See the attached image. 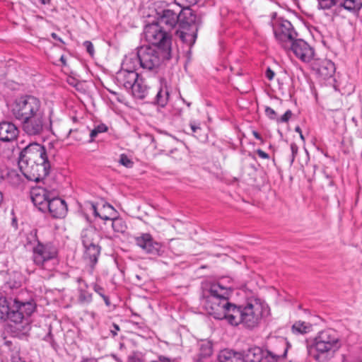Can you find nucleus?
Masks as SVG:
<instances>
[{
    "label": "nucleus",
    "mask_w": 362,
    "mask_h": 362,
    "mask_svg": "<svg viewBox=\"0 0 362 362\" xmlns=\"http://www.w3.org/2000/svg\"><path fill=\"white\" fill-rule=\"evenodd\" d=\"M230 289L219 283L211 284L203 291L202 301L204 310L216 320H226L228 322L229 310L234 303L229 302Z\"/></svg>",
    "instance_id": "nucleus-1"
},
{
    "label": "nucleus",
    "mask_w": 362,
    "mask_h": 362,
    "mask_svg": "<svg viewBox=\"0 0 362 362\" xmlns=\"http://www.w3.org/2000/svg\"><path fill=\"white\" fill-rule=\"evenodd\" d=\"M263 310L264 305L257 300L249 301L241 305L234 303L231 310H229L228 322L233 326L243 324L247 328H254L260 322Z\"/></svg>",
    "instance_id": "nucleus-2"
},
{
    "label": "nucleus",
    "mask_w": 362,
    "mask_h": 362,
    "mask_svg": "<svg viewBox=\"0 0 362 362\" xmlns=\"http://www.w3.org/2000/svg\"><path fill=\"white\" fill-rule=\"evenodd\" d=\"M35 308L36 305L33 300L21 302L14 298L6 316L11 331L16 334L26 333L30 329L29 317Z\"/></svg>",
    "instance_id": "nucleus-3"
},
{
    "label": "nucleus",
    "mask_w": 362,
    "mask_h": 362,
    "mask_svg": "<svg viewBox=\"0 0 362 362\" xmlns=\"http://www.w3.org/2000/svg\"><path fill=\"white\" fill-rule=\"evenodd\" d=\"M341 343L337 332L332 329L320 331L314 338L313 342L309 346L310 354L318 362L327 361L340 348Z\"/></svg>",
    "instance_id": "nucleus-4"
},
{
    "label": "nucleus",
    "mask_w": 362,
    "mask_h": 362,
    "mask_svg": "<svg viewBox=\"0 0 362 362\" xmlns=\"http://www.w3.org/2000/svg\"><path fill=\"white\" fill-rule=\"evenodd\" d=\"M44 110L41 100L31 95L16 98L11 105L12 115L20 122Z\"/></svg>",
    "instance_id": "nucleus-5"
},
{
    "label": "nucleus",
    "mask_w": 362,
    "mask_h": 362,
    "mask_svg": "<svg viewBox=\"0 0 362 362\" xmlns=\"http://www.w3.org/2000/svg\"><path fill=\"white\" fill-rule=\"evenodd\" d=\"M136 53L140 66L144 69L153 71L160 65L163 59L169 55L170 51L148 45L139 47Z\"/></svg>",
    "instance_id": "nucleus-6"
},
{
    "label": "nucleus",
    "mask_w": 362,
    "mask_h": 362,
    "mask_svg": "<svg viewBox=\"0 0 362 362\" xmlns=\"http://www.w3.org/2000/svg\"><path fill=\"white\" fill-rule=\"evenodd\" d=\"M28 240V243L33 245L32 247L33 259L36 265L44 267L47 262L57 257V248L50 243L43 244L40 242L36 230H33L29 233Z\"/></svg>",
    "instance_id": "nucleus-7"
},
{
    "label": "nucleus",
    "mask_w": 362,
    "mask_h": 362,
    "mask_svg": "<svg viewBox=\"0 0 362 362\" xmlns=\"http://www.w3.org/2000/svg\"><path fill=\"white\" fill-rule=\"evenodd\" d=\"M23 131L28 136H41L51 129L52 120L45 110L21 121Z\"/></svg>",
    "instance_id": "nucleus-8"
},
{
    "label": "nucleus",
    "mask_w": 362,
    "mask_h": 362,
    "mask_svg": "<svg viewBox=\"0 0 362 362\" xmlns=\"http://www.w3.org/2000/svg\"><path fill=\"white\" fill-rule=\"evenodd\" d=\"M144 34L146 40L151 44V46H156L165 51H170V37L167 30L157 23L147 25L144 28Z\"/></svg>",
    "instance_id": "nucleus-9"
},
{
    "label": "nucleus",
    "mask_w": 362,
    "mask_h": 362,
    "mask_svg": "<svg viewBox=\"0 0 362 362\" xmlns=\"http://www.w3.org/2000/svg\"><path fill=\"white\" fill-rule=\"evenodd\" d=\"M289 345L282 337H272L269 339L267 348L263 349L266 362H283L286 358Z\"/></svg>",
    "instance_id": "nucleus-10"
},
{
    "label": "nucleus",
    "mask_w": 362,
    "mask_h": 362,
    "mask_svg": "<svg viewBox=\"0 0 362 362\" xmlns=\"http://www.w3.org/2000/svg\"><path fill=\"white\" fill-rule=\"evenodd\" d=\"M18 166L22 174L30 181L39 182L49 173L50 164L30 163L19 159Z\"/></svg>",
    "instance_id": "nucleus-11"
},
{
    "label": "nucleus",
    "mask_w": 362,
    "mask_h": 362,
    "mask_svg": "<svg viewBox=\"0 0 362 362\" xmlns=\"http://www.w3.org/2000/svg\"><path fill=\"white\" fill-rule=\"evenodd\" d=\"M273 30L276 39L285 49H287L289 44L297 37V33L292 24L286 20L276 22Z\"/></svg>",
    "instance_id": "nucleus-12"
},
{
    "label": "nucleus",
    "mask_w": 362,
    "mask_h": 362,
    "mask_svg": "<svg viewBox=\"0 0 362 362\" xmlns=\"http://www.w3.org/2000/svg\"><path fill=\"white\" fill-rule=\"evenodd\" d=\"M20 159H23L30 163L50 164L45 146L37 143L27 146L21 153Z\"/></svg>",
    "instance_id": "nucleus-13"
},
{
    "label": "nucleus",
    "mask_w": 362,
    "mask_h": 362,
    "mask_svg": "<svg viewBox=\"0 0 362 362\" xmlns=\"http://www.w3.org/2000/svg\"><path fill=\"white\" fill-rule=\"evenodd\" d=\"M287 49H291L293 54L303 62H310L314 57V49L303 40L294 39Z\"/></svg>",
    "instance_id": "nucleus-14"
},
{
    "label": "nucleus",
    "mask_w": 362,
    "mask_h": 362,
    "mask_svg": "<svg viewBox=\"0 0 362 362\" xmlns=\"http://www.w3.org/2000/svg\"><path fill=\"white\" fill-rule=\"evenodd\" d=\"M135 243L141 247L144 252L153 255H161V245L155 241L150 233H142L134 238Z\"/></svg>",
    "instance_id": "nucleus-15"
},
{
    "label": "nucleus",
    "mask_w": 362,
    "mask_h": 362,
    "mask_svg": "<svg viewBox=\"0 0 362 362\" xmlns=\"http://www.w3.org/2000/svg\"><path fill=\"white\" fill-rule=\"evenodd\" d=\"M180 12L177 13L172 9H164L157 19V23L166 30L173 29L180 23Z\"/></svg>",
    "instance_id": "nucleus-16"
},
{
    "label": "nucleus",
    "mask_w": 362,
    "mask_h": 362,
    "mask_svg": "<svg viewBox=\"0 0 362 362\" xmlns=\"http://www.w3.org/2000/svg\"><path fill=\"white\" fill-rule=\"evenodd\" d=\"M312 69L322 79H327L335 72L334 64L328 59H314L311 64Z\"/></svg>",
    "instance_id": "nucleus-17"
},
{
    "label": "nucleus",
    "mask_w": 362,
    "mask_h": 362,
    "mask_svg": "<svg viewBox=\"0 0 362 362\" xmlns=\"http://www.w3.org/2000/svg\"><path fill=\"white\" fill-rule=\"evenodd\" d=\"M180 26L182 29H194L197 28L202 23L201 18L197 16L196 13L189 8H182L180 11Z\"/></svg>",
    "instance_id": "nucleus-18"
},
{
    "label": "nucleus",
    "mask_w": 362,
    "mask_h": 362,
    "mask_svg": "<svg viewBox=\"0 0 362 362\" xmlns=\"http://www.w3.org/2000/svg\"><path fill=\"white\" fill-rule=\"evenodd\" d=\"M68 208L66 202L59 197H52L48 202L47 211L54 218H62L67 214Z\"/></svg>",
    "instance_id": "nucleus-19"
},
{
    "label": "nucleus",
    "mask_w": 362,
    "mask_h": 362,
    "mask_svg": "<svg viewBox=\"0 0 362 362\" xmlns=\"http://www.w3.org/2000/svg\"><path fill=\"white\" fill-rule=\"evenodd\" d=\"M30 197L33 204L42 212H47L48 202L51 197L49 192L44 188L33 189L30 192Z\"/></svg>",
    "instance_id": "nucleus-20"
},
{
    "label": "nucleus",
    "mask_w": 362,
    "mask_h": 362,
    "mask_svg": "<svg viewBox=\"0 0 362 362\" xmlns=\"http://www.w3.org/2000/svg\"><path fill=\"white\" fill-rule=\"evenodd\" d=\"M139 77V75L136 71L119 70L116 73L115 81L117 86L129 90Z\"/></svg>",
    "instance_id": "nucleus-21"
},
{
    "label": "nucleus",
    "mask_w": 362,
    "mask_h": 362,
    "mask_svg": "<svg viewBox=\"0 0 362 362\" xmlns=\"http://www.w3.org/2000/svg\"><path fill=\"white\" fill-rule=\"evenodd\" d=\"M19 131L12 122H3L0 123V141L8 142L15 140Z\"/></svg>",
    "instance_id": "nucleus-22"
},
{
    "label": "nucleus",
    "mask_w": 362,
    "mask_h": 362,
    "mask_svg": "<svg viewBox=\"0 0 362 362\" xmlns=\"http://www.w3.org/2000/svg\"><path fill=\"white\" fill-rule=\"evenodd\" d=\"M90 206V209L93 211L95 217H99L103 220H112L116 214L114 207L107 202L103 203V209L98 211L97 205L93 202L87 203Z\"/></svg>",
    "instance_id": "nucleus-23"
},
{
    "label": "nucleus",
    "mask_w": 362,
    "mask_h": 362,
    "mask_svg": "<svg viewBox=\"0 0 362 362\" xmlns=\"http://www.w3.org/2000/svg\"><path fill=\"white\" fill-rule=\"evenodd\" d=\"M149 89L145 79L139 76L129 91H131L135 98L142 100L148 95Z\"/></svg>",
    "instance_id": "nucleus-24"
},
{
    "label": "nucleus",
    "mask_w": 362,
    "mask_h": 362,
    "mask_svg": "<svg viewBox=\"0 0 362 362\" xmlns=\"http://www.w3.org/2000/svg\"><path fill=\"white\" fill-rule=\"evenodd\" d=\"M245 352H237L231 349H223L218 355L219 362H244Z\"/></svg>",
    "instance_id": "nucleus-25"
},
{
    "label": "nucleus",
    "mask_w": 362,
    "mask_h": 362,
    "mask_svg": "<svg viewBox=\"0 0 362 362\" xmlns=\"http://www.w3.org/2000/svg\"><path fill=\"white\" fill-rule=\"evenodd\" d=\"M244 362H266L263 349L258 346L249 349L245 353Z\"/></svg>",
    "instance_id": "nucleus-26"
},
{
    "label": "nucleus",
    "mask_w": 362,
    "mask_h": 362,
    "mask_svg": "<svg viewBox=\"0 0 362 362\" xmlns=\"http://www.w3.org/2000/svg\"><path fill=\"white\" fill-rule=\"evenodd\" d=\"M184 30H177L175 35L184 43L192 46L196 41L197 28L194 29H183Z\"/></svg>",
    "instance_id": "nucleus-27"
},
{
    "label": "nucleus",
    "mask_w": 362,
    "mask_h": 362,
    "mask_svg": "<svg viewBox=\"0 0 362 362\" xmlns=\"http://www.w3.org/2000/svg\"><path fill=\"white\" fill-rule=\"evenodd\" d=\"M100 253V247L98 243L93 245L91 246H87L84 247L83 257L85 259L88 261L92 267L95 264L98 262V256Z\"/></svg>",
    "instance_id": "nucleus-28"
},
{
    "label": "nucleus",
    "mask_w": 362,
    "mask_h": 362,
    "mask_svg": "<svg viewBox=\"0 0 362 362\" xmlns=\"http://www.w3.org/2000/svg\"><path fill=\"white\" fill-rule=\"evenodd\" d=\"M98 233L93 228L84 229L81 233V240L83 247L91 246L98 243Z\"/></svg>",
    "instance_id": "nucleus-29"
},
{
    "label": "nucleus",
    "mask_w": 362,
    "mask_h": 362,
    "mask_svg": "<svg viewBox=\"0 0 362 362\" xmlns=\"http://www.w3.org/2000/svg\"><path fill=\"white\" fill-rule=\"evenodd\" d=\"M13 300L12 298H7L0 292V322L6 320V316L13 304Z\"/></svg>",
    "instance_id": "nucleus-30"
},
{
    "label": "nucleus",
    "mask_w": 362,
    "mask_h": 362,
    "mask_svg": "<svg viewBox=\"0 0 362 362\" xmlns=\"http://www.w3.org/2000/svg\"><path fill=\"white\" fill-rule=\"evenodd\" d=\"M139 60L137 57V54H129L125 56L122 63V67L120 70L126 71H136Z\"/></svg>",
    "instance_id": "nucleus-31"
},
{
    "label": "nucleus",
    "mask_w": 362,
    "mask_h": 362,
    "mask_svg": "<svg viewBox=\"0 0 362 362\" xmlns=\"http://www.w3.org/2000/svg\"><path fill=\"white\" fill-rule=\"evenodd\" d=\"M339 6L356 13L362 8V0H340Z\"/></svg>",
    "instance_id": "nucleus-32"
},
{
    "label": "nucleus",
    "mask_w": 362,
    "mask_h": 362,
    "mask_svg": "<svg viewBox=\"0 0 362 362\" xmlns=\"http://www.w3.org/2000/svg\"><path fill=\"white\" fill-rule=\"evenodd\" d=\"M293 334H306L312 330V325L309 322L303 321H297L291 327Z\"/></svg>",
    "instance_id": "nucleus-33"
},
{
    "label": "nucleus",
    "mask_w": 362,
    "mask_h": 362,
    "mask_svg": "<svg viewBox=\"0 0 362 362\" xmlns=\"http://www.w3.org/2000/svg\"><path fill=\"white\" fill-rule=\"evenodd\" d=\"M168 97L169 93L167 88H160L155 97L156 103L158 105L164 107L168 103Z\"/></svg>",
    "instance_id": "nucleus-34"
},
{
    "label": "nucleus",
    "mask_w": 362,
    "mask_h": 362,
    "mask_svg": "<svg viewBox=\"0 0 362 362\" xmlns=\"http://www.w3.org/2000/svg\"><path fill=\"white\" fill-rule=\"evenodd\" d=\"M112 221V227L115 232L124 233L127 229V225L124 221L119 217H113Z\"/></svg>",
    "instance_id": "nucleus-35"
},
{
    "label": "nucleus",
    "mask_w": 362,
    "mask_h": 362,
    "mask_svg": "<svg viewBox=\"0 0 362 362\" xmlns=\"http://www.w3.org/2000/svg\"><path fill=\"white\" fill-rule=\"evenodd\" d=\"M318 6L321 9H329L333 6L340 4V0H317Z\"/></svg>",
    "instance_id": "nucleus-36"
},
{
    "label": "nucleus",
    "mask_w": 362,
    "mask_h": 362,
    "mask_svg": "<svg viewBox=\"0 0 362 362\" xmlns=\"http://www.w3.org/2000/svg\"><path fill=\"white\" fill-rule=\"evenodd\" d=\"M78 300L83 303H88L92 300V294L85 290L80 289Z\"/></svg>",
    "instance_id": "nucleus-37"
},
{
    "label": "nucleus",
    "mask_w": 362,
    "mask_h": 362,
    "mask_svg": "<svg viewBox=\"0 0 362 362\" xmlns=\"http://www.w3.org/2000/svg\"><path fill=\"white\" fill-rule=\"evenodd\" d=\"M199 0H175L176 4H177L182 8H189L192 5H194L198 3Z\"/></svg>",
    "instance_id": "nucleus-38"
},
{
    "label": "nucleus",
    "mask_w": 362,
    "mask_h": 362,
    "mask_svg": "<svg viewBox=\"0 0 362 362\" xmlns=\"http://www.w3.org/2000/svg\"><path fill=\"white\" fill-rule=\"evenodd\" d=\"M119 163L126 168H132L134 162L125 154L120 155Z\"/></svg>",
    "instance_id": "nucleus-39"
},
{
    "label": "nucleus",
    "mask_w": 362,
    "mask_h": 362,
    "mask_svg": "<svg viewBox=\"0 0 362 362\" xmlns=\"http://www.w3.org/2000/svg\"><path fill=\"white\" fill-rule=\"evenodd\" d=\"M291 151V165L294 162L295 158L298 153V147L296 144L291 143L290 145Z\"/></svg>",
    "instance_id": "nucleus-40"
},
{
    "label": "nucleus",
    "mask_w": 362,
    "mask_h": 362,
    "mask_svg": "<svg viewBox=\"0 0 362 362\" xmlns=\"http://www.w3.org/2000/svg\"><path fill=\"white\" fill-rule=\"evenodd\" d=\"M83 46L86 49V51L92 56L94 54V47L93 45L90 41H85L83 42Z\"/></svg>",
    "instance_id": "nucleus-41"
},
{
    "label": "nucleus",
    "mask_w": 362,
    "mask_h": 362,
    "mask_svg": "<svg viewBox=\"0 0 362 362\" xmlns=\"http://www.w3.org/2000/svg\"><path fill=\"white\" fill-rule=\"evenodd\" d=\"M292 116V112L290 110L286 111V112L279 119L281 122H287Z\"/></svg>",
    "instance_id": "nucleus-42"
},
{
    "label": "nucleus",
    "mask_w": 362,
    "mask_h": 362,
    "mask_svg": "<svg viewBox=\"0 0 362 362\" xmlns=\"http://www.w3.org/2000/svg\"><path fill=\"white\" fill-rule=\"evenodd\" d=\"M93 288L95 293H97L100 296L103 297L105 296L104 288L99 286L97 284H94L93 286Z\"/></svg>",
    "instance_id": "nucleus-43"
},
{
    "label": "nucleus",
    "mask_w": 362,
    "mask_h": 362,
    "mask_svg": "<svg viewBox=\"0 0 362 362\" xmlns=\"http://www.w3.org/2000/svg\"><path fill=\"white\" fill-rule=\"evenodd\" d=\"M189 126L192 132L194 134H198L202 130L199 124H197L195 122H191Z\"/></svg>",
    "instance_id": "nucleus-44"
},
{
    "label": "nucleus",
    "mask_w": 362,
    "mask_h": 362,
    "mask_svg": "<svg viewBox=\"0 0 362 362\" xmlns=\"http://www.w3.org/2000/svg\"><path fill=\"white\" fill-rule=\"evenodd\" d=\"M265 113L270 119H274L276 117V112L271 107H267L265 108Z\"/></svg>",
    "instance_id": "nucleus-45"
},
{
    "label": "nucleus",
    "mask_w": 362,
    "mask_h": 362,
    "mask_svg": "<svg viewBox=\"0 0 362 362\" xmlns=\"http://www.w3.org/2000/svg\"><path fill=\"white\" fill-rule=\"evenodd\" d=\"M158 358L160 362H177L175 358H170L162 355L159 356Z\"/></svg>",
    "instance_id": "nucleus-46"
},
{
    "label": "nucleus",
    "mask_w": 362,
    "mask_h": 362,
    "mask_svg": "<svg viewBox=\"0 0 362 362\" xmlns=\"http://www.w3.org/2000/svg\"><path fill=\"white\" fill-rule=\"evenodd\" d=\"M127 362H141V359L136 354L133 353L132 355L128 356Z\"/></svg>",
    "instance_id": "nucleus-47"
},
{
    "label": "nucleus",
    "mask_w": 362,
    "mask_h": 362,
    "mask_svg": "<svg viewBox=\"0 0 362 362\" xmlns=\"http://www.w3.org/2000/svg\"><path fill=\"white\" fill-rule=\"evenodd\" d=\"M95 129L100 134L107 131V127L104 124H100L95 127Z\"/></svg>",
    "instance_id": "nucleus-48"
},
{
    "label": "nucleus",
    "mask_w": 362,
    "mask_h": 362,
    "mask_svg": "<svg viewBox=\"0 0 362 362\" xmlns=\"http://www.w3.org/2000/svg\"><path fill=\"white\" fill-rule=\"evenodd\" d=\"M266 77L269 80L272 81L274 77V72L269 67L267 68L266 72H265Z\"/></svg>",
    "instance_id": "nucleus-49"
},
{
    "label": "nucleus",
    "mask_w": 362,
    "mask_h": 362,
    "mask_svg": "<svg viewBox=\"0 0 362 362\" xmlns=\"http://www.w3.org/2000/svg\"><path fill=\"white\" fill-rule=\"evenodd\" d=\"M256 153H257V155L262 158H264V159H269V156L268 153H265L264 151H262V149H257L256 151Z\"/></svg>",
    "instance_id": "nucleus-50"
},
{
    "label": "nucleus",
    "mask_w": 362,
    "mask_h": 362,
    "mask_svg": "<svg viewBox=\"0 0 362 362\" xmlns=\"http://www.w3.org/2000/svg\"><path fill=\"white\" fill-rule=\"evenodd\" d=\"M113 329H110V332L112 335V337H115L117 335V332L119 330V327L117 324L112 325Z\"/></svg>",
    "instance_id": "nucleus-51"
},
{
    "label": "nucleus",
    "mask_w": 362,
    "mask_h": 362,
    "mask_svg": "<svg viewBox=\"0 0 362 362\" xmlns=\"http://www.w3.org/2000/svg\"><path fill=\"white\" fill-rule=\"evenodd\" d=\"M252 135L258 140L261 141L262 144L264 143V139L261 136V135L257 131H252Z\"/></svg>",
    "instance_id": "nucleus-52"
},
{
    "label": "nucleus",
    "mask_w": 362,
    "mask_h": 362,
    "mask_svg": "<svg viewBox=\"0 0 362 362\" xmlns=\"http://www.w3.org/2000/svg\"><path fill=\"white\" fill-rule=\"evenodd\" d=\"M99 133L95 129V128L90 132V141H93L94 138L97 136V135Z\"/></svg>",
    "instance_id": "nucleus-53"
},
{
    "label": "nucleus",
    "mask_w": 362,
    "mask_h": 362,
    "mask_svg": "<svg viewBox=\"0 0 362 362\" xmlns=\"http://www.w3.org/2000/svg\"><path fill=\"white\" fill-rule=\"evenodd\" d=\"M102 298L104 300V302H105V305L107 306H110V300L109 298L107 296H105V295L104 296H103Z\"/></svg>",
    "instance_id": "nucleus-54"
},
{
    "label": "nucleus",
    "mask_w": 362,
    "mask_h": 362,
    "mask_svg": "<svg viewBox=\"0 0 362 362\" xmlns=\"http://www.w3.org/2000/svg\"><path fill=\"white\" fill-rule=\"evenodd\" d=\"M51 36H52V37L53 39L57 40H59V41H60L61 42L64 43V42L62 41V40L60 37H58V35H57L56 33H52L51 34Z\"/></svg>",
    "instance_id": "nucleus-55"
},
{
    "label": "nucleus",
    "mask_w": 362,
    "mask_h": 362,
    "mask_svg": "<svg viewBox=\"0 0 362 362\" xmlns=\"http://www.w3.org/2000/svg\"><path fill=\"white\" fill-rule=\"evenodd\" d=\"M81 362H98L95 358H86L82 360Z\"/></svg>",
    "instance_id": "nucleus-56"
},
{
    "label": "nucleus",
    "mask_w": 362,
    "mask_h": 362,
    "mask_svg": "<svg viewBox=\"0 0 362 362\" xmlns=\"http://www.w3.org/2000/svg\"><path fill=\"white\" fill-rule=\"evenodd\" d=\"M12 362H25V361L22 360L21 358H13Z\"/></svg>",
    "instance_id": "nucleus-57"
},
{
    "label": "nucleus",
    "mask_w": 362,
    "mask_h": 362,
    "mask_svg": "<svg viewBox=\"0 0 362 362\" xmlns=\"http://www.w3.org/2000/svg\"><path fill=\"white\" fill-rule=\"evenodd\" d=\"M15 175L17 177V180H18V175L16 174L15 172H12L9 174V176Z\"/></svg>",
    "instance_id": "nucleus-58"
},
{
    "label": "nucleus",
    "mask_w": 362,
    "mask_h": 362,
    "mask_svg": "<svg viewBox=\"0 0 362 362\" xmlns=\"http://www.w3.org/2000/svg\"><path fill=\"white\" fill-rule=\"evenodd\" d=\"M60 61L65 65L66 64V61H65V59L64 57V56H62L61 58H60Z\"/></svg>",
    "instance_id": "nucleus-59"
},
{
    "label": "nucleus",
    "mask_w": 362,
    "mask_h": 362,
    "mask_svg": "<svg viewBox=\"0 0 362 362\" xmlns=\"http://www.w3.org/2000/svg\"><path fill=\"white\" fill-rule=\"evenodd\" d=\"M295 130H296V132H298L299 134H301V132H302L301 129L299 127H296Z\"/></svg>",
    "instance_id": "nucleus-60"
},
{
    "label": "nucleus",
    "mask_w": 362,
    "mask_h": 362,
    "mask_svg": "<svg viewBox=\"0 0 362 362\" xmlns=\"http://www.w3.org/2000/svg\"><path fill=\"white\" fill-rule=\"evenodd\" d=\"M48 338H50V339L52 338V334H51V332H49L48 333V334L45 337V339L47 340V339H48Z\"/></svg>",
    "instance_id": "nucleus-61"
},
{
    "label": "nucleus",
    "mask_w": 362,
    "mask_h": 362,
    "mask_svg": "<svg viewBox=\"0 0 362 362\" xmlns=\"http://www.w3.org/2000/svg\"><path fill=\"white\" fill-rule=\"evenodd\" d=\"M4 72L3 71H0V80L3 79L4 78Z\"/></svg>",
    "instance_id": "nucleus-62"
},
{
    "label": "nucleus",
    "mask_w": 362,
    "mask_h": 362,
    "mask_svg": "<svg viewBox=\"0 0 362 362\" xmlns=\"http://www.w3.org/2000/svg\"><path fill=\"white\" fill-rule=\"evenodd\" d=\"M300 136L301 139L304 140V136L302 133L300 134Z\"/></svg>",
    "instance_id": "nucleus-63"
},
{
    "label": "nucleus",
    "mask_w": 362,
    "mask_h": 362,
    "mask_svg": "<svg viewBox=\"0 0 362 362\" xmlns=\"http://www.w3.org/2000/svg\"><path fill=\"white\" fill-rule=\"evenodd\" d=\"M83 281V280H82V279H81V278H78V279H77V281H78V282H81V281Z\"/></svg>",
    "instance_id": "nucleus-64"
}]
</instances>
